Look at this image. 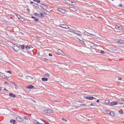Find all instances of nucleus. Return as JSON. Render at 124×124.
<instances>
[{
  "instance_id": "nucleus-1",
  "label": "nucleus",
  "mask_w": 124,
  "mask_h": 124,
  "mask_svg": "<svg viewBox=\"0 0 124 124\" xmlns=\"http://www.w3.org/2000/svg\"><path fill=\"white\" fill-rule=\"evenodd\" d=\"M55 13H57L56 12L57 11L62 13H64L65 12V11L64 10L59 8H57V7L55 8Z\"/></svg>"
},
{
  "instance_id": "nucleus-2",
  "label": "nucleus",
  "mask_w": 124,
  "mask_h": 124,
  "mask_svg": "<svg viewBox=\"0 0 124 124\" xmlns=\"http://www.w3.org/2000/svg\"><path fill=\"white\" fill-rule=\"evenodd\" d=\"M12 47L14 51L16 52H17L20 49L19 47L14 44L12 45Z\"/></svg>"
},
{
  "instance_id": "nucleus-3",
  "label": "nucleus",
  "mask_w": 124,
  "mask_h": 124,
  "mask_svg": "<svg viewBox=\"0 0 124 124\" xmlns=\"http://www.w3.org/2000/svg\"><path fill=\"white\" fill-rule=\"evenodd\" d=\"M43 113V114L49 113H52V110L51 109H48L42 111Z\"/></svg>"
},
{
  "instance_id": "nucleus-4",
  "label": "nucleus",
  "mask_w": 124,
  "mask_h": 124,
  "mask_svg": "<svg viewBox=\"0 0 124 124\" xmlns=\"http://www.w3.org/2000/svg\"><path fill=\"white\" fill-rule=\"evenodd\" d=\"M0 77L3 78H6L8 79L9 78V77L6 76H5L4 73L0 72Z\"/></svg>"
},
{
  "instance_id": "nucleus-5",
  "label": "nucleus",
  "mask_w": 124,
  "mask_h": 124,
  "mask_svg": "<svg viewBox=\"0 0 124 124\" xmlns=\"http://www.w3.org/2000/svg\"><path fill=\"white\" fill-rule=\"evenodd\" d=\"M105 111L107 113L109 114L112 116H114L115 115V114L114 113L112 112H111L110 111L107 110L106 111Z\"/></svg>"
},
{
  "instance_id": "nucleus-6",
  "label": "nucleus",
  "mask_w": 124,
  "mask_h": 124,
  "mask_svg": "<svg viewBox=\"0 0 124 124\" xmlns=\"http://www.w3.org/2000/svg\"><path fill=\"white\" fill-rule=\"evenodd\" d=\"M16 119L19 122H22L23 120V119L21 118L20 117H16Z\"/></svg>"
},
{
  "instance_id": "nucleus-7",
  "label": "nucleus",
  "mask_w": 124,
  "mask_h": 124,
  "mask_svg": "<svg viewBox=\"0 0 124 124\" xmlns=\"http://www.w3.org/2000/svg\"><path fill=\"white\" fill-rule=\"evenodd\" d=\"M45 13V12H43V11H42V10H41L40 12V14L38 16L39 17H44L43 14V13Z\"/></svg>"
},
{
  "instance_id": "nucleus-8",
  "label": "nucleus",
  "mask_w": 124,
  "mask_h": 124,
  "mask_svg": "<svg viewBox=\"0 0 124 124\" xmlns=\"http://www.w3.org/2000/svg\"><path fill=\"white\" fill-rule=\"evenodd\" d=\"M58 52L60 53V54H61L62 56H64L65 55V54L62 52V51L61 50L59 49L57 50Z\"/></svg>"
},
{
  "instance_id": "nucleus-9",
  "label": "nucleus",
  "mask_w": 124,
  "mask_h": 124,
  "mask_svg": "<svg viewBox=\"0 0 124 124\" xmlns=\"http://www.w3.org/2000/svg\"><path fill=\"white\" fill-rule=\"evenodd\" d=\"M117 104V101H113L110 104V106H113L116 105Z\"/></svg>"
},
{
  "instance_id": "nucleus-10",
  "label": "nucleus",
  "mask_w": 124,
  "mask_h": 124,
  "mask_svg": "<svg viewBox=\"0 0 124 124\" xmlns=\"http://www.w3.org/2000/svg\"><path fill=\"white\" fill-rule=\"evenodd\" d=\"M115 28L118 30H123V29L121 26H118L117 25L115 26Z\"/></svg>"
},
{
  "instance_id": "nucleus-11",
  "label": "nucleus",
  "mask_w": 124,
  "mask_h": 124,
  "mask_svg": "<svg viewBox=\"0 0 124 124\" xmlns=\"http://www.w3.org/2000/svg\"><path fill=\"white\" fill-rule=\"evenodd\" d=\"M84 34H86V35H88V36H95V35L94 34H91V33H88V32H87L86 31H85V32H84Z\"/></svg>"
},
{
  "instance_id": "nucleus-12",
  "label": "nucleus",
  "mask_w": 124,
  "mask_h": 124,
  "mask_svg": "<svg viewBox=\"0 0 124 124\" xmlns=\"http://www.w3.org/2000/svg\"><path fill=\"white\" fill-rule=\"evenodd\" d=\"M59 27H61L63 28H66V25L64 24H60L59 25Z\"/></svg>"
},
{
  "instance_id": "nucleus-13",
  "label": "nucleus",
  "mask_w": 124,
  "mask_h": 124,
  "mask_svg": "<svg viewBox=\"0 0 124 124\" xmlns=\"http://www.w3.org/2000/svg\"><path fill=\"white\" fill-rule=\"evenodd\" d=\"M69 6L70 8H72L73 9H75V7L74 4L70 5H69Z\"/></svg>"
},
{
  "instance_id": "nucleus-14",
  "label": "nucleus",
  "mask_w": 124,
  "mask_h": 124,
  "mask_svg": "<svg viewBox=\"0 0 124 124\" xmlns=\"http://www.w3.org/2000/svg\"><path fill=\"white\" fill-rule=\"evenodd\" d=\"M34 8L36 9L38 8V5L37 3H34L33 5Z\"/></svg>"
},
{
  "instance_id": "nucleus-15",
  "label": "nucleus",
  "mask_w": 124,
  "mask_h": 124,
  "mask_svg": "<svg viewBox=\"0 0 124 124\" xmlns=\"http://www.w3.org/2000/svg\"><path fill=\"white\" fill-rule=\"evenodd\" d=\"M109 100H106L105 101V103L106 105L110 106V104L109 103Z\"/></svg>"
},
{
  "instance_id": "nucleus-16",
  "label": "nucleus",
  "mask_w": 124,
  "mask_h": 124,
  "mask_svg": "<svg viewBox=\"0 0 124 124\" xmlns=\"http://www.w3.org/2000/svg\"><path fill=\"white\" fill-rule=\"evenodd\" d=\"M94 98L93 96L86 97V99L90 100H92Z\"/></svg>"
},
{
  "instance_id": "nucleus-17",
  "label": "nucleus",
  "mask_w": 124,
  "mask_h": 124,
  "mask_svg": "<svg viewBox=\"0 0 124 124\" xmlns=\"http://www.w3.org/2000/svg\"><path fill=\"white\" fill-rule=\"evenodd\" d=\"M9 94L10 96L13 97H15L16 96L15 95L12 93H9Z\"/></svg>"
},
{
  "instance_id": "nucleus-18",
  "label": "nucleus",
  "mask_w": 124,
  "mask_h": 124,
  "mask_svg": "<svg viewBox=\"0 0 124 124\" xmlns=\"http://www.w3.org/2000/svg\"><path fill=\"white\" fill-rule=\"evenodd\" d=\"M41 79L44 81H47L48 79L47 78H42Z\"/></svg>"
},
{
  "instance_id": "nucleus-19",
  "label": "nucleus",
  "mask_w": 124,
  "mask_h": 124,
  "mask_svg": "<svg viewBox=\"0 0 124 124\" xmlns=\"http://www.w3.org/2000/svg\"><path fill=\"white\" fill-rule=\"evenodd\" d=\"M16 122V120H14L13 119H11L10 121V122L11 123H13V124H15L16 123L15 122Z\"/></svg>"
},
{
  "instance_id": "nucleus-20",
  "label": "nucleus",
  "mask_w": 124,
  "mask_h": 124,
  "mask_svg": "<svg viewBox=\"0 0 124 124\" xmlns=\"http://www.w3.org/2000/svg\"><path fill=\"white\" fill-rule=\"evenodd\" d=\"M65 1L67 3L69 4H70L71 3H72V2L70 1L69 0H65Z\"/></svg>"
},
{
  "instance_id": "nucleus-21",
  "label": "nucleus",
  "mask_w": 124,
  "mask_h": 124,
  "mask_svg": "<svg viewBox=\"0 0 124 124\" xmlns=\"http://www.w3.org/2000/svg\"><path fill=\"white\" fill-rule=\"evenodd\" d=\"M19 47H21L22 49L23 50L24 49V48L25 47V46L24 45H22L21 46L20 45L19 46Z\"/></svg>"
},
{
  "instance_id": "nucleus-22",
  "label": "nucleus",
  "mask_w": 124,
  "mask_h": 124,
  "mask_svg": "<svg viewBox=\"0 0 124 124\" xmlns=\"http://www.w3.org/2000/svg\"><path fill=\"white\" fill-rule=\"evenodd\" d=\"M33 123L35 124H38L39 123V122L37 121L36 120H33Z\"/></svg>"
},
{
  "instance_id": "nucleus-23",
  "label": "nucleus",
  "mask_w": 124,
  "mask_h": 124,
  "mask_svg": "<svg viewBox=\"0 0 124 124\" xmlns=\"http://www.w3.org/2000/svg\"><path fill=\"white\" fill-rule=\"evenodd\" d=\"M31 47L33 48V47L31 46H27L25 47V48L26 49H29L31 48Z\"/></svg>"
},
{
  "instance_id": "nucleus-24",
  "label": "nucleus",
  "mask_w": 124,
  "mask_h": 124,
  "mask_svg": "<svg viewBox=\"0 0 124 124\" xmlns=\"http://www.w3.org/2000/svg\"><path fill=\"white\" fill-rule=\"evenodd\" d=\"M124 42V40H120L118 41H117V42L116 43L117 44H119V43H122L123 42Z\"/></svg>"
},
{
  "instance_id": "nucleus-25",
  "label": "nucleus",
  "mask_w": 124,
  "mask_h": 124,
  "mask_svg": "<svg viewBox=\"0 0 124 124\" xmlns=\"http://www.w3.org/2000/svg\"><path fill=\"white\" fill-rule=\"evenodd\" d=\"M34 87V86L32 85H29L28 86H27V87L28 88H29L31 89L32 88Z\"/></svg>"
},
{
  "instance_id": "nucleus-26",
  "label": "nucleus",
  "mask_w": 124,
  "mask_h": 124,
  "mask_svg": "<svg viewBox=\"0 0 124 124\" xmlns=\"http://www.w3.org/2000/svg\"><path fill=\"white\" fill-rule=\"evenodd\" d=\"M57 30L56 29H55V34L57 35L58 34H59V31H57Z\"/></svg>"
},
{
  "instance_id": "nucleus-27",
  "label": "nucleus",
  "mask_w": 124,
  "mask_h": 124,
  "mask_svg": "<svg viewBox=\"0 0 124 124\" xmlns=\"http://www.w3.org/2000/svg\"><path fill=\"white\" fill-rule=\"evenodd\" d=\"M24 118L26 120L28 119H30V117L28 116H24Z\"/></svg>"
},
{
  "instance_id": "nucleus-28",
  "label": "nucleus",
  "mask_w": 124,
  "mask_h": 124,
  "mask_svg": "<svg viewBox=\"0 0 124 124\" xmlns=\"http://www.w3.org/2000/svg\"><path fill=\"white\" fill-rule=\"evenodd\" d=\"M49 75L48 73L45 74H44V77H49Z\"/></svg>"
},
{
  "instance_id": "nucleus-29",
  "label": "nucleus",
  "mask_w": 124,
  "mask_h": 124,
  "mask_svg": "<svg viewBox=\"0 0 124 124\" xmlns=\"http://www.w3.org/2000/svg\"><path fill=\"white\" fill-rule=\"evenodd\" d=\"M40 120L44 122L45 123H48L46 121L43 119L41 118Z\"/></svg>"
},
{
  "instance_id": "nucleus-30",
  "label": "nucleus",
  "mask_w": 124,
  "mask_h": 124,
  "mask_svg": "<svg viewBox=\"0 0 124 124\" xmlns=\"http://www.w3.org/2000/svg\"><path fill=\"white\" fill-rule=\"evenodd\" d=\"M19 19H20V20H21V21H25V20L24 19H23V18H21H21Z\"/></svg>"
},
{
  "instance_id": "nucleus-31",
  "label": "nucleus",
  "mask_w": 124,
  "mask_h": 124,
  "mask_svg": "<svg viewBox=\"0 0 124 124\" xmlns=\"http://www.w3.org/2000/svg\"><path fill=\"white\" fill-rule=\"evenodd\" d=\"M30 77H31V76H26V79H29Z\"/></svg>"
},
{
  "instance_id": "nucleus-32",
  "label": "nucleus",
  "mask_w": 124,
  "mask_h": 124,
  "mask_svg": "<svg viewBox=\"0 0 124 124\" xmlns=\"http://www.w3.org/2000/svg\"><path fill=\"white\" fill-rule=\"evenodd\" d=\"M80 106L79 107H81V106H87V107H89V106H86V105H85V104H81V105H80Z\"/></svg>"
},
{
  "instance_id": "nucleus-33",
  "label": "nucleus",
  "mask_w": 124,
  "mask_h": 124,
  "mask_svg": "<svg viewBox=\"0 0 124 124\" xmlns=\"http://www.w3.org/2000/svg\"><path fill=\"white\" fill-rule=\"evenodd\" d=\"M28 53L32 55V54L31 53V52L30 51L28 50Z\"/></svg>"
},
{
  "instance_id": "nucleus-34",
  "label": "nucleus",
  "mask_w": 124,
  "mask_h": 124,
  "mask_svg": "<svg viewBox=\"0 0 124 124\" xmlns=\"http://www.w3.org/2000/svg\"><path fill=\"white\" fill-rule=\"evenodd\" d=\"M119 113L121 114H124V112L123 111H121V110H119Z\"/></svg>"
},
{
  "instance_id": "nucleus-35",
  "label": "nucleus",
  "mask_w": 124,
  "mask_h": 124,
  "mask_svg": "<svg viewBox=\"0 0 124 124\" xmlns=\"http://www.w3.org/2000/svg\"><path fill=\"white\" fill-rule=\"evenodd\" d=\"M5 72L7 73H9L10 74H11V71L9 70H8V71L6 70Z\"/></svg>"
},
{
  "instance_id": "nucleus-36",
  "label": "nucleus",
  "mask_w": 124,
  "mask_h": 124,
  "mask_svg": "<svg viewBox=\"0 0 124 124\" xmlns=\"http://www.w3.org/2000/svg\"><path fill=\"white\" fill-rule=\"evenodd\" d=\"M79 40L80 41V43L82 44H83L84 43V41H82L81 40H80V39H79Z\"/></svg>"
},
{
  "instance_id": "nucleus-37",
  "label": "nucleus",
  "mask_w": 124,
  "mask_h": 124,
  "mask_svg": "<svg viewBox=\"0 0 124 124\" xmlns=\"http://www.w3.org/2000/svg\"><path fill=\"white\" fill-rule=\"evenodd\" d=\"M100 53L101 54H104L105 53V52L103 50H101L100 51Z\"/></svg>"
},
{
  "instance_id": "nucleus-38",
  "label": "nucleus",
  "mask_w": 124,
  "mask_h": 124,
  "mask_svg": "<svg viewBox=\"0 0 124 124\" xmlns=\"http://www.w3.org/2000/svg\"><path fill=\"white\" fill-rule=\"evenodd\" d=\"M34 20L36 21H39L38 19L36 17L34 18Z\"/></svg>"
},
{
  "instance_id": "nucleus-39",
  "label": "nucleus",
  "mask_w": 124,
  "mask_h": 124,
  "mask_svg": "<svg viewBox=\"0 0 124 124\" xmlns=\"http://www.w3.org/2000/svg\"><path fill=\"white\" fill-rule=\"evenodd\" d=\"M76 34L80 36H81V35L80 33H76Z\"/></svg>"
},
{
  "instance_id": "nucleus-40",
  "label": "nucleus",
  "mask_w": 124,
  "mask_h": 124,
  "mask_svg": "<svg viewBox=\"0 0 124 124\" xmlns=\"http://www.w3.org/2000/svg\"><path fill=\"white\" fill-rule=\"evenodd\" d=\"M26 10L28 13H29L30 12V10L29 8H27L26 9Z\"/></svg>"
},
{
  "instance_id": "nucleus-41",
  "label": "nucleus",
  "mask_w": 124,
  "mask_h": 124,
  "mask_svg": "<svg viewBox=\"0 0 124 124\" xmlns=\"http://www.w3.org/2000/svg\"><path fill=\"white\" fill-rule=\"evenodd\" d=\"M73 30H69L68 31L69 32H71V33H72V32H73Z\"/></svg>"
},
{
  "instance_id": "nucleus-42",
  "label": "nucleus",
  "mask_w": 124,
  "mask_h": 124,
  "mask_svg": "<svg viewBox=\"0 0 124 124\" xmlns=\"http://www.w3.org/2000/svg\"><path fill=\"white\" fill-rule=\"evenodd\" d=\"M73 30H69L68 31L69 32H71V33H72V32H73Z\"/></svg>"
},
{
  "instance_id": "nucleus-43",
  "label": "nucleus",
  "mask_w": 124,
  "mask_h": 124,
  "mask_svg": "<svg viewBox=\"0 0 124 124\" xmlns=\"http://www.w3.org/2000/svg\"><path fill=\"white\" fill-rule=\"evenodd\" d=\"M76 33H76V31H75L73 30V32H72V33H74V34H76Z\"/></svg>"
},
{
  "instance_id": "nucleus-44",
  "label": "nucleus",
  "mask_w": 124,
  "mask_h": 124,
  "mask_svg": "<svg viewBox=\"0 0 124 124\" xmlns=\"http://www.w3.org/2000/svg\"><path fill=\"white\" fill-rule=\"evenodd\" d=\"M34 15H35V16H37L38 15H38V14L36 13H34Z\"/></svg>"
},
{
  "instance_id": "nucleus-45",
  "label": "nucleus",
  "mask_w": 124,
  "mask_h": 124,
  "mask_svg": "<svg viewBox=\"0 0 124 124\" xmlns=\"http://www.w3.org/2000/svg\"><path fill=\"white\" fill-rule=\"evenodd\" d=\"M17 17V18H18L19 19H20V18L21 17V16L20 15H19Z\"/></svg>"
},
{
  "instance_id": "nucleus-46",
  "label": "nucleus",
  "mask_w": 124,
  "mask_h": 124,
  "mask_svg": "<svg viewBox=\"0 0 124 124\" xmlns=\"http://www.w3.org/2000/svg\"><path fill=\"white\" fill-rule=\"evenodd\" d=\"M65 29H70V28L69 26H68L67 25H66V28Z\"/></svg>"
},
{
  "instance_id": "nucleus-47",
  "label": "nucleus",
  "mask_w": 124,
  "mask_h": 124,
  "mask_svg": "<svg viewBox=\"0 0 124 124\" xmlns=\"http://www.w3.org/2000/svg\"><path fill=\"white\" fill-rule=\"evenodd\" d=\"M118 6L120 7H122V6H123V5L122 4H119L118 5Z\"/></svg>"
},
{
  "instance_id": "nucleus-48",
  "label": "nucleus",
  "mask_w": 124,
  "mask_h": 124,
  "mask_svg": "<svg viewBox=\"0 0 124 124\" xmlns=\"http://www.w3.org/2000/svg\"><path fill=\"white\" fill-rule=\"evenodd\" d=\"M4 83L5 84H8V83L7 81H5L4 82Z\"/></svg>"
},
{
  "instance_id": "nucleus-49",
  "label": "nucleus",
  "mask_w": 124,
  "mask_h": 124,
  "mask_svg": "<svg viewBox=\"0 0 124 124\" xmlns=\"http://www.w3.org/2000/svg\"><path fill=\"white\" fill-rule=\"evenodd\" d=\"M48 55L49 56H52V54L51 53H49Z\"/></svg>"
},
{
  "instance_id": "nucleus-50",
  "label": "nucleus",
  "mask_w": 124,
  "mask_h": 124,
  "mask_svg": "<svg viewBox=\"0 0 124 124\" xmlns=\"http://www.w3.org/2000/svg\"><path fill=\"white\" fill-rule=\"evenodd\" d=\"M14 14L17 17L19 15H18L16 13H14Z\"/></svg>"
},
{
  "instance_id": "nucleus-51",
  "label": "nucleus",
  "mask_w": 124,
  "mask_h": 124,
  "mask_svg": "<svg viewBox=\"0 0 124 124\" xmlns=\"http://www.w3.org/2000/svg\"><path fill=\"white\" fill-rule=\"evenodd\" d=\"M36 2L37 3H39L40 2V1L39 0H37Z\"/></svg>"
},
{
  "instance_id": "nucleus-52",
  "label": "nucleus",
  "mask_w": 124,
  "mask_h": 124,
  "mask_svg": "<svg viewBox=\"0 0 124 124\" xmlns=\"http://www.w3.org/2000/svg\"><path fill=\"white\" fill-rule=\"evenodd\" d=\"M36 37L38 39H40V37H39V36H36Z\"/></svg>"
},
{
  "instance_id": "nucleus-53",
  "label": "nucleus",
  "mask_w": 124,
  "mask_h": 124,
  "mask_svg": "<svg viewBox=\"0 0 124 124\" xmlns=\"http://www.w3.org/2000/svg\"><path fill=\"white\" fill-rule=\"evenodd\" d=\"M31 4H33L34 3V2L33 1H31L30 2Z\"/></svg>"
},
{
  "instance_id": "nucleus-54",
  "label": "nucleus",
  "mask_w": 124,
  "mask_h": 124,
  "mask_svg": "<svg viewBox=\"0 0 124 124\" xmlns=\"http://www.w3.org/2000/svg\"><path fill=\"white\" fill-rule=\"evenodd\" d=\"M62 120H65V121H67V120H65V119L64 118H62Z\"/></svg>"
},
{
  "instance_id": "nucleus-55",
  "label": "nucleus",
  "mask_w": 124,
  "mask_h": 124,
  "mask_svg": "<svg viewBox=\"0 0 124 124\" xmlns=\"http://www.w3.org/2000/svg\"><path fill=\"white\" fill-rule=\"evenodd\" d=\"M41 4L42 5H43L44 6H45V4L44 3H41Z\"/></svg>"
},
{
  "instance_id": "nucleus-56",
  "label": "nucleus",
  "mask_w": 124,
  "mask_h": 124,
  "mask_svg": "<svg viewBox=\"0 0 124 124\" xmlns=\"http://www.w3.org/2000/svg\"><path fill=\"white\" fill-rule=\"evenodd\" d=\"M93 105H94L93 103H91L90 105V106H93Z\"/></svg>"
},
{
  "instance_id": "nucleus-57",
  "label": "nucleus",
  "mask_w": 124,
  "mask_h": 124,
  "mask_svg": "<svg viewBox=\"0 0 124 124\" xmlns=\"http://www.w3.org/2000/svg\"><path fill=\"white\" fill-rule=\"evenodd\" d=\"M118 79L119 80H122V78H119Z\"/></svg>"
},
{
  "instance_id": "nucleus-58",
  "label": "nucleus",
  "mask_w": 124,
  "mask_h": 124,
  "mask_svg": "<svg viewBox=\"0 0 124 124\" xmlns=\"http://www.w3.org/2000/svg\"><path fill=\"white\" fill-rule=\"evenodd\" d=\"M3 90H4V91H8V90H7L6 89V88H4V89H3Z\"/></svg>"
},
{
  "instance_id": "nucleus-59",
  "label": "nucleus",
  "mask_w": 124,
  "mask_h": 124,
  "mask_svg": "<svg viewBox=\"0 0 124 124\" xmlns=\"http://www.w3.org/2000/svg\"><path fill=\"white\" fill-rule=\"evenodd\" d=\"M96 101L97 102H98L99 101V100H97Z\"/></svg>"
},
{
  "instance_id": "nucleus-60",
  "label": "nucleus",
  "mask_w": 124,
  "mask_h": 124,
  "mask_svg": "<svg viewBox=\"0 0 124 124\" xmlns=\"http://www.w3.org/2000/svg\"><path fill=\"white\" fill-rule=\"evenodd\" d=\"M31 18H34H34H35V17H34L33 16H32L31 17Z\"/></svg>"
},
{
  "instance_id": "nucleus-61",
  "label": "nucleus",
  "mask_w": 124,
  "mask_h": 124,
  "mask_svg": "<svg viewBox=\"0 0 124 124\" xmlns=\"http://www.w3.org/2000/svg\"><path fill=\"white\" fill-rule=\"evenodd\" d=\"M30 78H31V79H33V77H30Z\"/></svg>"
},
{
  "instance_id": "nucleus-62",
  "label": "nucleus",
  "mask_w": 124,
  "mask_h": 124,
  "mask_svg": "<svg viewBox=\"0 0 124 124\" xmlns=\"http://www.w3.org/2000/svg\"><path fill=\"white\" fill-rule=\"evenodd\" d=\"M10 19H12L13 18V17L11 16V17H10Z\"/></svg>"
},
{
  "instance_id": "nucleus-63",
  "label": "nucleus",
  "mask_w": 124,
  "mask_h": 124,
  "mask_svg": "<svg viewBox=\"0 0 124 124\" xmlns=\"http://www.w3.org/2000/svg\"><path fill=\"white\" fill-rule=\"evenodd\" d=\"M37 0H33L34 1H36Z\"/></svg>"
},
{
  "instance_id": "nucleus-64",
  "label": "nucleus",
  "mask_w": 124,
  "mask_h": 124,
  "mask_svg": "<svg viewBox=\"0 0 124 124\" xmlns=\"http://www.w3.org/2000/svg\"><path fill=\"white\" fill-rule=\"evenodd\" d=\"M38 124H42V123H40L39 122Z\"/></svg>"
}]
</instances>
